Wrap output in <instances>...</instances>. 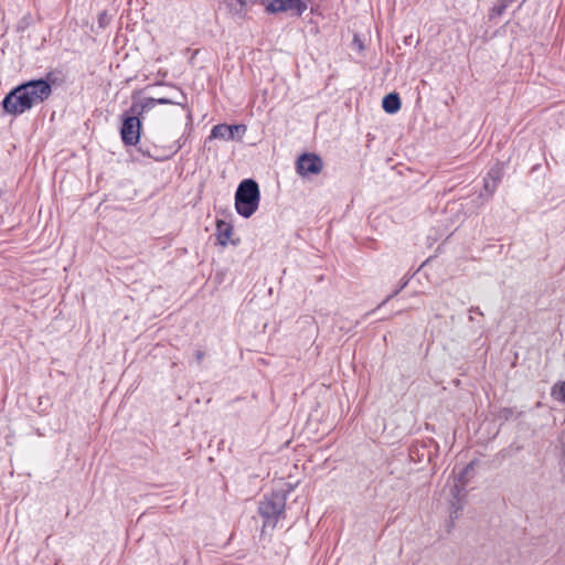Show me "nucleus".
Wrapping results in <instances>:
<instances>
[{
    "label": "nucleus",
    "mask_w": 565,
    "mask_h": 565,
    "mask_svg": "<svg viewBox=\"0 0 565 565\" xmlns=\"http://www.w3.org/2000/svg\"><path fill=\"white\" fill-rule=\"evenodd\" d=\"M52 93L51 85L44 79L30 81L13 88L4 99L2 106L8 114L21 115L43 103Z\"/></svg>",
    "instance_id": "obj_1"
},
{
    "label": "nucleus",
    "mask_w": 565,
    "mask_h": 565,
    "mask_svg": "<svg viewBox=\"0 0 565 565\" xmlns=\"http://www.w3.org/2000/svg\"><path fill=\"white\" fill-rule=\"evenodd\" d=\"M259 199L258 184L252 179L242 181L235 193L237 213L243 217H250L258 209Z\"/></svg>",
    "instance_id": "obj_2"
},
{
    "label": "nucleus",
    "mask_w": 565,
    "mask_h": 565,
    "mask_svg": "<svg viewBox=\"0 0 565 565\" xmlns=\"http://www.w3.org/2000/svg\"><path fill=\"white\" fill-rule=\"evenodd\" d=\"M286 498L281 493H271L259 502L258 512L264 518V527L274 529L278 519L284 513Z\"/></svg>",
    "instance_id": "obj_3"
},
{
    "label": "nucleus",
    "mask_w": 565,
    "mask_h": 565,
    "mask_svg": "<svg viewBox=\"0 0 565 565\" xmlns=\"http://www.w3.org/2000/svg\"><path fill=\"white\" fill-rule=\"evenodd\" d=\"M131 113L136 114L135 107H131ZM141 122L136 115L126 116L122 121L120 135L122 142L127 146H135L140 139Z\"/></svg>",
    "instance_id": "obj_4"
},
{
    "label": "nucleus",
    "mask_w": 565,
    "mask_h": 565,
    "mask_svg": "<svg viewBox=\"0 0 565 565\" xmlns=\"http://www.w3.org/2000/svg\"><path fill=\"white\" fill-rule=\"evenodd\" d=\"M323 162L315 153H302L296 162V171L301 177L317 175L322 171Z\"/></svg>",
    "instance_id": "obj_5"
},
{
    "label": "nucleus",
    "mask_w": 565,
    "mask_h": 565,
    "mask_svg": "<svg viewBox=\"0 0 565 565\" xmlns=\"http://www.w3.org/2000/svg\"><path fill=\"white\" fill-rule=\"evenodd\" d=\"M181 148L182 143L179 140H177L171 145L164 147H159L157 145L149 146L145 143L140 147V151L145 156L152 158L157 161H164L172 158Z\"/></svg>",
    "instance_id": "obj_6"
},
{
    "label": "nucleus",
    "mask_w": 565,
    "mask_h": 565,
    "mask_svg": "<svg viewBox=\"0 0 565 565\" xmlns=\"http://www.w3.org/2000/svg\"><path fill=\"white\" fill-rule=\"evenodd\" d=\"M268 13H280L292 11L300 15L307 6L302 0H263Z\"/></svg>",
    "instance_id": "obj_7"
},
{
    "label": "nucleus",
    "mask_w": 565,
    "mask_h": 565,
    "mask_svg": "<svg viewBox=\"0 0 565 565\" xmlns=\"http://www.w3.org/2000/svg\"><path fill=\"white\" fill-rule=\"evenodd\" d=\"M245 125L218 124L212 128L210 138L232 140L235 138L236 132L245 134Z\"/></svg>",
    "instance_id": "obj_8"
},
{
    "label": "nucleus",
    "mask_w": 565,
    "mask_h": 565,
    "mask_svg": "<svg viewBox=\"0 0 565 565\" xmlns=\"http://www.w3.org/2000/svg\"><path fill=\"white\" fill-rule=\"evenodd\" d=\"M382 107L387 114H395L401 109V99L396 93L387 94L382 102Z\"/></svg>",
    "instance_id": "obj_9"
},
{
    "label": "nucleus",
    "mask_w": 565,
    "mask_h": 565,
    "mask_svg": "<svg viewBox=\"0 0 565 565\" xmlns=\"http://www.w3.org/2000/svg\"><path fill=\"white\" fill-rule=\"evenodd\" d=\"M500 170L492 169L489 171L487 178L484 179V189L490 194L494 192L499 181H500Z\"/></svg>",
    "instance_id": "obj_10"
},
{
    "label": "nucleus",
    "mask_w": 565,
    "mask_h": 565,
    "mask_svg": "<svg viewBox=\"0 0 565 565\" xmlns=\"http://www.w3.org/2000/svg\"><path fill=\"white\" fill-rule=\"evenodd\" d=\"M232 227L223 221L217 222V241L222 246L227 244V241L232 236Z\"/></svg>",
    "instance_id": "obj_11"
},
{
    "label": "nucleus",
    "mask_w": 565,
    "mask_h": 565,
    "mask_svg": "<svg viewBox=\"0 0 565 565\" xmlns=\"http://www.w3.org/2000/svg\"><path fill=\"white\" fill-rule=\"evenodd\" d=\"M515 1L516 0H499L490 10L489 18L494 19L501 17Z\"/></svg>",
    "instance_id": "obj_12"
},
{
    "label": "nucleus",
    "mask_w": 565,
    "mask_h": 565,
    "mask_svg": "<svg viewBox=\"0 0 565 565\" xmlns=\"http://www.w3.org/2000/svg\"><path fill=\"white\" fill-rule=\"evenodd\" d=\"M551 395L556 401L565 403V381L555 384L551 390Z\"/></svg>",
    "instance_id": "obj_13"
},
{
    "label": "nucleus",
    "mask_w": 565,
    "mask_h": 565,
    "mask_svg": "<svg viewBox=\"0 0 565 565\" xmlns=\"http://www.w3.org/2000/svg\"><path fill=\"white\" fill-rule=\"evenodd\" d=\"M157 104L167 105V104H175V102L168 99V98H149L142 106V109L151 108Z\"/></svg>",
    "instance_id": "obj_14"
},
{
    "label": "nucleus",
    "mask_w": 565,
    "mask_h": 565,
    "mask_svg": "<svg viewBox=\"0 0 565 565\" xmlns=\"http://www.w3.org/2000/svg\"><path fill=\"white\" fill-rule=\"evenodd\" d=\"M406 284H407L406 281H405V282H403V284L401 285V287L394 291V294H393V295H390L388 297H386V299H384V300H383V302L380 305V307H381V306H383L384 303H386L391 298H393L394 296H396V295H397V294H398V292H399V291H401V290L406 286Z\"/></svg>",
    "instance_id": "obj_15"
},
{
    "label": "nucleus",
    "mask_w": 565,
    "mask_h": 565,
    "mask_svg": "<svg viewBox=\"0 0 565 565\" xmlns=\"http://www.w3.org/2000/svg\"><path fill=\"white\" fill-rule=\"evenodd\" d=\"M469 469H470V465H469V466H467V467L465 468V470L461 472V475H460V476H459V478H458V481L460 482V484H461L462 487H463V486H465V483H466V482H465V480H463V477H465V475L469 471Z\"/></svg>",
    "instance_id": "obj_16"
},
{
    "label": "nucleus",
    "mask_w": 565,
    "mask_h": 565,
    "mask_svg": "<svg viewBox=\"0 0 565 565\" xmlns=\"http://www.w3.org/2000/svg\"><path fill=\"white\" fill-rule=\"evenodd\" d=\"M470 312H475V313H478V315L482 316V311L478 307H472L470 309Z\"/></svg>",
    "instance_id": "obj_17"
},
{
    "label": "nucleus",
    "mask_w": 565,
    "mask_h": 565,
    "mask_svg": "<svg viewBox=\"0 0 565 565\" xmlns=\"http://www.w3.org/2000/svg\"><path fill=\"white\" fill-rule=\"evenodd\" d=\"M195 355H196V360L200 362L203 359L204 353L202 351H198Z\"/></svg>",
    "instance_id": "obj_18"
}]
</instances>
